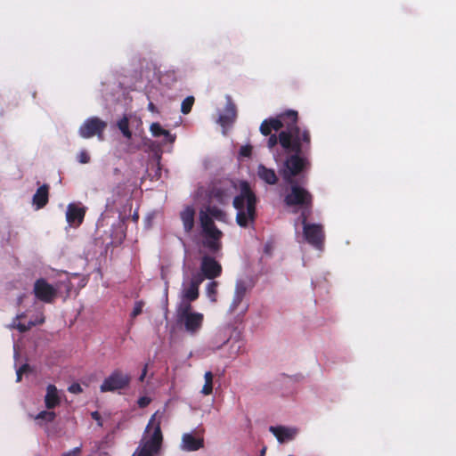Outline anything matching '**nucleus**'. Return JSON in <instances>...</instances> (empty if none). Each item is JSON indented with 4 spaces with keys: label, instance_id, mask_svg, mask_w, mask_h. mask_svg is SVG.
<instances>
[{
    "label": "nucleus",
    "instance_id": "f257e3e1",
    "mask_svg": "<svg viewBox=\"0 0 456 456\" xmlns=\"http://www.w3.org/2000/svg\"><path fill=\"white\" fill-rule=\"evenodd\" d=\"M275 119L281 121V128L285 127L279 133V144L287 154L284 171L294 175L308 165V156L312 151L311 132L297 125L298 114L296 110H288L279 114Z\"/></svg>",
    "mask_w": 456,
    "mask_h": 456
},
{
    "label": "nucleus",
    "instance_id": "f03ea898",
    "mask_svg": "<svg viewBox=\"0 0 456 456\" xmlns=\"http://www.w3.org/2000/svg\"><path fill=\"white\" fill-rule=\"evenodd\" d=\"M312 163L308 157V165H305L294 175L287 174L286 159L282 167L280 168V175H281L285 183L290 186L289 191L284 196V204L289 208H295L293 213L300 212L298 220L305 221L308 219L313 214L314 208V196L313 194L303 186L307 181V172L311 168Z\"/></svg>",
    "mask_w": 456,
    "mask_h": 456
},
{
    "label": "nucleus",
    "instance_id": "7ed1b4c3",
    "mask_svg": "<svg viewBox=\"0 0 456 456\" xmlns=\"http://www.w3.org/2000/svg\"><path fill=\"white\" fill-rule=\"evenodd\" d=\"M257 199L247 181L240 182V193L233 199L232 205L237 210L236 223L242 228L253 224L256 218Z\"/></svg>",
    "mask_w": 456,
    "mask_h": 456
},
{
    "label": "nucleus",
    "instance_id": "20e7f679",
    "mask_svg": "<svg viewBox=\"0 0 456 456\" xmlns=\"http://www.w3.org/2000/svg\"><path fill=\"white\" fill-rule=\"evenodd\" d=\"M158 413L157 411L151 417L134 456H154L160 451L163 435L160 428L161 421L157 419Z\"/></svg>",
    "mask_w": 456,
    "mask_h": 456
},
{
    "label": "nucleus",
    "instance_id": "39448f33",
    "mask_svg": "<svg viewBox=\"0 0 456 456\" xmlns=\"http://www.w3.org/2000/svg\"><path fill=\"white\" fill-rule=\"evenodd\" d=\"M200 224L202 228L204 240L202 246L206 248L211 254H218L222 249L223 232L219 230L214 221L213 217L207 212L200 211Z\"/></svg>",
    "mask_w": 456,
    "mask_h": 456
},
{
    "label": "nucleus",
    "instance_id": "423d86ee",
    "mask_svg": "<svg viewBox=\"0 0 456 456\" xmlns=\"http://www.w3.org/2000/svg\"><path fill=\"white\" fill-rule=\"evenodd\" d=\"M132 380L130 374L123 371L121 369H115L107 378L104 379L100 386L102 393L118 392L129 387Z\"/></svg>",
    "mask_w": 456,
    "mask_h": 456
},
{
    "label": "nucleus",
    "instance_id": "0eeeda50",
    "mask_svg": "<svg viewBox=\"0 0 456 456\" xmlns=\"http://www.w3.org/2000/svg\"><path fill=\"white\" fill-rule=\"evenodd\" d=\"M307 220H299L303 225L304 238L314 248L322 249L325 240L323 227L319 224H309Z\"/></svg>",
    "mask_w": 456,
    "mask_h": 456
},
{
    "label": "nucleus",
    "instance_id": "6e6552de",
    "mask_svg": "<svg viewBox=\"0 0 456 456\" xmlns=\"http://www.w3.org/2000/svg\"><path fill=\"white\" fill-rule=\"evenodd\" d=\"M250 285L244 280H238L235 283L232 300L229 306V313L234 314L241 306V314L244 315L248 309V304H242L247 293L250 290Z\"/></svg>",
    "mask_w": 456,
    "mask_h": 456
},
{
    "label": "nucleus",
    "instance_id": "1a4fd4ad",
    "mask_svg": "<svg viewBox=\"0 0 456 456\" xmlns=\"http://www.w3.org/2000/svg\"><path fill=\"white\" fill-rule=\"evenodd\" d=\"M107 127V122L97 117L87 118L79 127L78 134L82 138L88 139L97 136L103 140V132Z\"/></svg>",
    "mask_w": 456,
    "mask_h": 456
},
{
    "label": "nucleus",
    "instance_id": "9d476101",
    "mask_svg": "<svg viewBox=\"0 0 456 456\" xmlns=\"http://www.w3.org/2000/svg\"><path fill=\"white\" fill-rule=\"evenodd\" d=\"M33 293L39 301L52 304L57 297V289L45 279L39 278L34 283Z\"/></svg>",
    "mask_w": 456,
    "mask_h": 456
},
{
    "label": "nucleus",
    "instance_id": "9b49d317",
    "mask_svg": "<svg viewBox=\"0 0 456 456\" xmlns=\"http://www.w3.org/2000/svg\"><path fill=\"white\" fill-rule=\"evenodd\" d=\"M237 190L232 181H228L218 185H215L209 191V198L219 204H226Z\"/></svg>",
    "mask_w": 456,
    "mask_h": 456
},
{
    "label": "nucleus",
    "instance_id": "f8f14e48",
    "mask_svg": "<svg viewBox=\"0 0 456 456\" xmlns=\"http://www.w3.org/2000/svg\"><path fill=\"white\" fill-rule=\"evenodd\" d=\"M200 272L205 278L213 280L222 273V265L211 256H203L200 262Z\"/></svg>",
    "mask_w": 456,
    "mask_h": 456
},
{
    "label": "nucleus",
    "instance_id": "ddd939ff",
    "mask_svg": "<svg viewBox=\"0 0 456 456\" xmlns=\"http://www.w3.org/2000/svg\"><path fill=\"white\" fill-rule=\"evenodd\" d=\"M237 118V108L230 96H227V102L224 110L218 118V124L224 128L230 127Z\"/></svg>",
    "mask_w": 456,
    "mask_h": 456
},
{
    "label": "nucleus",
    "instance_id": "4468645a",
    "mask_svg": "<svg viewBox=\"0 0 456 456\" xmlns=\"http://www.w3.org/2000/svg\"><path fill=\"white\" fill-rule=\"evenodd\" d=\"M86 216V208H80L74 203L67 207L66 220L70 225H80Z\"/></svg>",
    "mask_w": 456,
    "mask_h": 456
},
{
    "label": "nucleus",
    "instance_id": "2eb2a0df",
    "mask_svg": "<svg viewBox=\"0 0 456 456\" xmlns=\"http://www.w3.org/2000/svg\"><path fill=\"white\" fill-rule=\"evenodd\" d=\"M202 279L200 277H192L189 286L182 291V299L189 302L197 300L200 296L199 288Z\"/></svg>",
    "mask_w": 456,
    "mask_h": 456
},
{
    "label": "nucleus",
    "instance_id": "dca6fc26",
    "mask_svg": "<svg viewBox=\"0 0 456 456\" xmlns=\"http://www.w3.org/2000/svg\"><path fill=\"white\" fill-rule=\"evenodd\" d=\"M204 446L202 437H195L190 433H185L182 436L181 448L186 452L198 451Z\"/></svg>",
    "mask_w": 456,
    "mask_h": 456
},
{
    "label": "nucleus",
    "instance_id": "f3484780",
    "mask_svg": "<svg viewBox=\"0 0 456 456\" xmlns=\"http://www.w3.org/2000/svg\"><path fill=\"white\" fill-rule=\"evenodd\" d=\"M183 322L185 330L188 332L195 333L202 326L203 314L200 313H193L180 321Z\"/></svg>",
    "mask_w": 456,
    "mask_h": 456
},
{
    "label": "nucleus",
    "instance_id": "a211bd4d",
    "mask_svg": "<svg viewBox=\"0 0 456 456\" xmlns=\"http://www.w3.org/2000/svg\"><path fill=\"white\" fill-rule=\"evenodd\" d=\"M183 222V230L186 233H190L195 224V209L192 206H186L180 214Z\"/></svg>",
    "mask_w": 456,
    "mask_h": 456
},
{
    "label": "nucleus",
    "instance_id": "6ab92c4d",
    "mask_svg": "<svg viewBox=\"0 0 456 456\" xmlns=\"http://www.w3.org/2000/svg\"><path fill=\"white\" fill-rule=\"evenodd\" d=\"M61 403V398L58 394L57 387L49 384L46 387V394L45 395V404L46 409L52 410L59 406Z\"/></svg>",
    "mask_w": 456,
    "mask_h": 456
},
{
    "label": "nucleus",
    "instance_id": "aec40b11",
    "mask_svg": "<svg viewBox=\"0 0 456 456\" xmlns=\"http://www.w3.org/2000/svg\"><path fill=\"white\" fill-rule=\"evenodd\" d=\"M257 175L261 180L270 185H274L278 182L275 170L268 168L263 164H259L257 167Z\"/></svg>",
    "mask_w": 456,
    "mask_h": 456
},
{
    "label": "nucleus",
    "instance_id": "412c9836",
    "mask_svg": "<svg viewBox=\"0 0 456 456\" xmlns=\"http://www.w3.org/2000/svg\"><path fill=\"white\" fill-rule=\"evenodd\" d=\"M49 199V185L43 184L40 186L33 196V204L37 208H43L47 203Z\"/></svg>",
    "mask_w": 456,
    "mask_h": 456
},
{
    "label": "nucleus",
    "instance_id": "4be33fe9",
    "mask_svg": "<svg viewBox=\"0 0 456 456\" xmlns=\"http://www.w3.org/2000/svg\"><path fill=\"white\" fill-rule=\"evenodd\" d=\"M269 430L274 435L280 443H284L287 440H290L295 436V431L282 426H271Z\"/></svg>",
    "mask_w": 456,
    "mask_h": 456
},
{
    "label": "nucleus",
    "instance_id": "5701e85b",
    "mask_svg": "<svg viewBox=\"0 0 456 456\" xmlns=\"http://www.w3.org/2000/svg\"><path fill=\"white\" fill-rule=\"evenodd\" d=\"M281 129V121L278 119H275V118H270L265 119L259 127L260 133L265 135H270L272 134V131L274 130L276 132L280 131Z\"/></svg>",
    "mask_w": 456,
    "mask_h": 456
},
{
    "label": "nucleus",
    "instance_id": "b1692460",
    "mask_svg": "<svg viewBox=\"0 0 456 456\" xmlns=\"http://www.w3.org/2000/svg\"><path fill=\"white\" fill-rule=\"evenodd\" d=\"M150 130L153 136L159 137L163 135L170 143H173L175 140V135L170 134L168 130L164 129L159 123H152L151 125Z\"/></svg>",
    "mask_w": 456,
    "mask_h": 456
},
{
    "label": "nucleus",
    "instance_id": "393cba45",
    "mask_svg": "<svg viewBox=\"0 0 456 456\" xmlns=\"http://www.w3.org/2000/svg\"><path fill=\"white\" fill-rule=\"evenodd\" d=\"M56 418V414L52 411H42L35 416V419L38 425L42 426L44 423H51Z\"/></svg>",
    "mask_w": 456,
    "mask_h": 456
},
{
    "label": "nucleus",
    "instance_id": "a878e982",
    "mask_svg": "<svg viewBox=\"0 0 456 456\" xmlns=\"http://www.w3.org/2000/svg\"><path fill=\"white\" fill-rule=\"evenodd\" d=\"M191 302L182 299V302L177 308V321H182V319L185 318V316L192 314L193 313H191Z\"/></svg>",
    "mask_w": 456,
    "mask_h": 456
},
{
    "label": "nucleus",
    "instance_id": "bb28decb",
    "mask_svg": "<svg viewBox=\"0 0 456 456\" xmlns=\"http://www.w3.org/2000/svg\"><path fill=\"white\" fill-rule=\"evenodd\" d=\"M205 383L201 389V393L204 395H209L213 392V379L214 375L211 371H206L204 375Z\"/></svg>",
    "mask_w": 456,
    "mask_h": 456
},
{
    "label": "nucleus",
    "instance_id": "cd10ccee",
    "mask_svg": "<svg viewBox=\"0 0 456 456\" xmlns=\"http://www.w3.org/2000/svg\"><path fill=\"white\" fill-rule=\"evenodd\" d=\"M118 127L126 138L130 139L132 137V132L129 129V119L126 116L118 121Z\"/></svg>",
    "mask_w": 456,
    "mask_h": 456
},
{
    "label": "nucleus",
    "instance_id": "c85d7f7f",
    "mask_svg": "<svg viewBox=\"0 0 456 456\" xmlns=\"http://www.w3.org/2000/svg\"><path fill=\"white\" fill-rule=\"evenodd\" d=\"M44 322H45L44 317H41L40 320H38V321H35V322L30 321L28 323V325H26L24 323H20V322L16 324L14 322L12 324V327L16 328L20 332H26L28 330H30L33 326H36L37 324H42V323H44Z\"/></svg>",
    "mask_w": 456,
    "mask_h": 456
},
{
    "label": "nucleus",
    "instance_id": "c756f323",
    "mask_svg": "<svg viewBox=\"0 0 456 456\" xmlns=\"http://www.w3.org/2000/svg\"><path fill=\"white\" fill-rule=\"evenodd\" d=\"M206 211L215 219L218 221H224L226 215L225 213L216 206H209L207 208Z\"/></svg>",
    "mask_w": 456,
    "mask_h": 456
},
{
    "label": "nucleus",
    "instance_id": "7c9ffc66",
    "mask_svg": "<svg viewBox=\"0 0 456 456\" xmlns=\"http://www.w3.org/2000/svg\"><path fill=\"white\" fill-rule=\"evenodd\" d=\"M195 99L193 96H187L181 104V112L184 115H187L191 112L192 106L194 104Z\"/></svg>",
    "mask_w": 456,
    "mask_h": 456
},
{
    "label": "nucleus",
    "instance_id": "2f4dec72",
    "mask_svg": "<svg viewBox=\"0 0 456 456\" xmlns=\"http://www.w3.org/2000/svg\"><path fill=\"white\" fill-rule=\"evenodd\" d=\"M31 371V368L30 366L28 364V363H25L23 365H21L18 370H17V372H16V381L17 382H20L21 381V379H22V374L23 373H28V372H30Z\"/></svg>",
    "mask_w": 456,
    "mask_h": 456
},
{
    "label": "nucleus",
    "instance_id": "473e14b6",
    "mask_svg": "<svg viewBox=\"0 0 456 456\" xmlns=\"http://www.w3.org/2000/svg\"><path fill=\"white\" fill-rule=\"evenodd\" d=\"M144 305L143 301H136L134 306V309L131 313V317L135 318L140 315L142 312V307Z\"/></svg>",
    "mask_w": 456,
    "mask_h": 456
},
{
    "label": "nucleus",
    "instance_id": "72a5a7b5",
    "mask_svg": "<svg viewBox=\"0 0 456 456\" xmlns=\"http://www.w3.org/2000/svg\"><path fill=\"white\" fill-rule=\"evenodd\" d=\"M207 293L208 297H216L217 293V282L216 281H211L207 286Z\"/></svg>",
    "mask_w": 456,
    "mask_h": 456
},
{
    "label": "nucleus",
    "instance_id": "f704fd0d",
    "mask_svg": "<svg viewBox=\"0 0 456 456\" xmlns=\"http://www.w3.org/2000/svg\"><path fill=\"white\" fill-rule=\"evenodd\" d=\"M277 143H279V134L276 135L275 134H270L268 140H267V147L270 150H273Z\"/></svg>",
    "mask_w": 456,
    "mask_h": 456
},
{
    "label": "nucleus",
    "instance_id": "c9c22d12",
    "mask_svg": "<svg viewBox=\"0 0 456 456\" xmlns=\"http://www.w3.org/2000/svg\"><path fill=\"white\" fill-rule=\"evenodd\" d=\"M252 154V146L249 144L243 145L240 149V155L241 157L249 158Z\"/></svg>",
    "mask_w": 456,
    "mask_h": 456
},
{
    "label": "nucleus",
    "instance_id": "e433bc0d",
    "mask_svg": "<svg viewBox=\"0 0 456 456\" xmlns=\"http://www.w3.org/2000/svg\"><path fill=\"white\" fill-rule=\"evenodd\" d=\"M151 402V399L148 396H141L138 401L137 404L140 408H145L147 407Z\"/></svg>",
    "mask_w": 456,
    "mask_h": 456
},
{
    "label": "nucleus",
    "instance_id": "4c0bfd02",
    "mask_svg": "<svg viewBox=\"0 0 456 456\" xmlns=\"http://www.w3.org/2000/svg\"><path fill=\"white\" fill-rule=\"evenodd\" d=\"M77 159L80 163L86 164L90 161V156L88 155V153L86 151H82L79 152V154L77 156Z\"/></svg>",
    "mask_w": 456,
    "mask_h": 456
},
{
    "label": "nucleus",
    "instance_id": "58836bf2",
    "mask_svg": "<svg viewBox=\"0 0 456 456\" xmlns=\"http://www.w3.org/2000/svg\"><path fill=\"white\" fill-rule=\"evenodd\" d=\"M69 392L72 394H80L83 392L82 387L78 383H73L71 384L69 388Z\"/></svg>",
    "mask_w": 456,
    "mask_h": 456
},
{
    "label": "nucleus",
    "instance_id": "ea45409f",
    "mask_svg": "<svg viewBox=\"0 0 456 456\" xmlns=\"http://www.w3.org/2000/svg\"><path fill=\"white\" fill-rule=\"evenodd\" d=\"M81 447H75L71 451L63 453L61 456H80Z\"/></svg>",
    "mask_w": 456,
    "mask_h": 456
},
{
    "label": "nucleus",
    "instance_id": "a19ab883",
    "mask_svg": "<svg viewBox=\"0 0 456 456\" xmlns=\"http://www.w3.org/2000/svg\"><path fill=\"white\" fill-rule=\"evenodd\" d=\"M91 416H92V418H93L94 420H96V421L98 422V425H99V426H101V427L102 426V418H101V415H100V413H99L98 411H93V412L91 413Z\"/></svg>",
    "mask_w": 456,
    "mask_h": 456
},
{
    "label": "nucleus",
    "instance_id": "79ce46f5",
    "mask_svg": "<svg viewBox=\"0 0 456 456\" xmlns=\"http://www.w3.org/2000/svg\"><path fill=\"white\" fill-rule=\"evenodd\" d=\"M146 373H147V365H145L144 368L142 369V374L139 377V380L140 381H143V379H144V378L146 376Z\"/></svg>",
    "mask_w": 456,
    "mask_h": 456
},
{
    "label": "nucleus",
    "instance_id": "37998d69",
    "mask_svg": "<svg viewBox=\"0 0 456 456\" xmlns=\"http://www.w3.org/2000/svg\"><path fill=\"white\" fill-rule=\"evenodd\" d=\"M148 110H149L150 111H151V112L156 111V106L154 105V103H153V102H151L148 104Z\"/></svg>",
    "mask_w": 456,
    "mask_h": 456
},
{
    "label": "nucleus",
    "instance_id": "c03bdc74",
    "mask_svg": "<svg viewBox=\"0 0 456 456\" xmlns=\"http://www.w3.org/2000/svg\"><path fill=\"white\" fill-rule=\"evenodd\" d=\"M266 448H263L260 452V456H264L265 454Z\"/></svg>",
    "mask_w": 456,
    "mask_h": 456
},
{
    "label": "nucleus",
    "instance_id": "a18cd8bd",
    "mask_svg": "<svg viewBox=\"0 0 456 456\" xmlns=\"http://www.w3.org/2000/svg\"><path fill=\"white\" fill-rule=\"evenodd\" d=\"M24 317V314H19L16 316V320Z\"/></svg>",
    "mask_w": 456,
    "mask_h": 456
},
{
    "label": "nucleus",
    "instance_id": "49530a36",
    "mask_svg": "<svg viewBox=\"0 0 456 456\" xmlns=\"http://www.w3.org/2000/svg\"><path fill=\"white\" fill-rule=\"evenodd\" d=\"M114 172H115V174H118L119 172V169L118 168H115Z\"/></svg>",
    "mask_w": 456,
    "mask_h": 456
},
{
    "label": "nucleus",
    "instance_id": "de8ad7c7",
    "mask_svg": "<svg viewBox=\"0 0 456 456\" xmlns=\"http://www.w3.org/2000/svg\"><path fill=\"white\" fill-rule=\"evenodd\" d=\"M289 456H293V455H289Z\"/></svg>",
    "mask_w": 456,
    "mask_h": 456
}]
</instances>
